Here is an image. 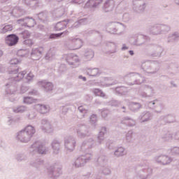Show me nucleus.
<instances>
[{"mask_svg":"<svg viewBox=\"0 0 179 179\" xmlns=\"http://www.w3.org/2000/svg\"><path fill=\"white\" fill-rule=\"evenodd\" d=\"M34 57H36V55L32 54V58H33L34 59H40V57H38V58H34Z\"/></svg>","mask_w":179,"mask_h":179,"instance_id":"15","label":"nucleus"},{"mask_svg":"<svg viewBox=\"0 0 179 179\" xmlns=\"http://www.w3.org/2000/svg\"><path fill=\"white\" fill-rule=\"evenodd\" d=\"M42 86L45 88V90L47 92H48L49 90H52L53 85L51 83H42Z\"/></svg>","mask_w":179,"mask_h":179,"instance_id":"3","label":"nucleus"},{"mask_svg":"<svg viewBox=\"0 0 179 179\" xmlns=\"http://www.w3.org/2000/svg\"><path fill=\"white\" fill-rule=\"evenodd\" d=\"M59 26H61V24H57V27H59Z\"/></svg>","mask_w":179,"mask_h":179,"instance_id":"19","label":"nucleus"},{"mask_svg":"<svg viewBox=\"0 0 179 179\" xmlns=\"http://www.w3.org/2000/svg\"><path fill=\"white\" fill-rule=\"evenodd\" d=\"M37 54H38V55H41V52H37Z\"/></svg>","mask_w":179,"mask_h":179,"instance_id":"20","label":"nucleus"},{"mask_svg":"<svg viewBox=\"0 0 179 179\" xmlns=\"http://www.w3.org/2000/svg\"><path fill=\"white\" fill-rule=\"evenodd\" d=\"M124 50H125V48H123Z\"/></svg>","mask_w":179,"mask_h":179,"instance_id":"24","label":"nucleus"},{"mask_svg":"<svg viewBox=\"0 0 179 179\" xmlns=\"http://www.w3.org/2000/svg\"><path fill=\"white\" fill-rule=\"evenodd\" d=\"M83 79V80H86V78H85V77Z\"/></svg>","mask_w":179,"mask_h":179,"instance_id":"22","label":"nucleus"},{"mask_svg":"<svg viewBox=\"0 0 179 179\" xmlns=\"http://www.w3.org/2000/svg\"><path fill=\"white\" fill-rule=\"evenodd\" d=\"M39 153H41V155H44V152H41L39 150Z\"/></svg>","mask_w":179,"mask_h":179,"instance_id":"18","label":"nucleus"},{"mask_svg":"<svg viewBox=\"0 0 179 179\" xmlns=\"http://www.w3.org/2000/svg\"><path fill=\"white\" fill-rule=\"evenodd\" d=\"M3 54V53L0 50V57H2Z\"/></svg>","mask_w":179,"mask_h":179,"instance_id":"17","label":"nucleus"},{"mask_svg":"<svg viewBox=\"0 0 179 179\" xmlns=\"http://www.w3.org/2000/svg\"><path fill=\"white\" fill-rule=\"evenodd\" d=\"M78 43H81L80 41H78Z\"/></svg>","mask_w":179,"mask_h":179,"instance_id":"23","label":"nucleus"},{"mask_svg":"<svg viewBox=\"0 0 179 179\" xmlns=\"http://www.w3.org/2000/svg\"><path fill=\"white\" fill-rule=\"evenodd\" d=\"M10 64L11 65H16L19 64V60H17V59H13L10 61Z\"/></svg>","mask_w":179,"mask_h":179,"instance_id":"11","label":"nucleus"},{"mask_svg":"<svg viewBox=\"0 0 179 179\" xmlns=\"http://www.w3.org/2000/svg\"><path fill=\"white\" fill-rule=\"evenodd\" d=\"M62 34H51L50 38H57V37H61Z\"/></svg>","mask_w":179,"mask_h":179,"instance_id":"10","label":"nucleus"},{"mask_svg":"<svg viewBox=\"0 0 179 179\" xmlns=\"http://www.w3.org/2000/svg\"><path fill=\"white\" fill-rule=\"evenodd\" d=\"M24 75H26V71H22L19 73L17 75L18 78H15V80H20V79H23L24 78Z\"/></svg>","mask_w":179,"mask_h":179,"instance_id":"7","label":"nucleus"},{"mask_svg":"<svg viewBox=\"0 0 179 179\" xmlns=\"http://www.w3.org/2000/svg\"><path fill=\"white\" fill-rule=\"evenodd\" d=\"M33 78H34V76L33 75L32 73H28V75L27 76V80H31V79H33Z\"/></svg>","mask_w":179,"mask_h":179,"instance_id":"12","label":"nucleus"},{"mask_svg":"<svg viewBox=\"0 0 179 179\" xmlns=\"http://www.w3.org/2000/svg\"><path fill=\"white\" fill-rule=\"evenodd\" d=\"M25 132L28 134V135H33L36 131L34 130V128L31 126H27L25 128Z\"/></svg>","mask_w":179,"mask_h":179,"instance_id":"5","label":"nucleus"},{"mask_svg":"<svg viewBox=\"0 0 179 179\" xmlns=\"http://www.w3.org/2000/svg\"><path fill=\"white\" fill-rule=\"evenodd\" d=\"M24 101L27 103V104H31V103H34V100L30 97L24 98Z\"/></svg>","mask_w":179,"mask_h":179,"instance_id":"8","label":"nucleus"},{"mask_svg":"<svg viewBox=\"0 0 179 179\" xmlns=\"http://www.w3.org/2000/svg\"><path fill=\"white\" fill-rule=\"evenodd\" d=\"M18 41H19V37H17V36L15 34L8 35L6 38V43L10 47H12L13 45H16Z\"/></svg>","mask_w":179,"mask_h":179,"instance_id":"1","label":"nucleus"},{"mask_svg":"<svg viewBox=\"0 0 179 179\" xmlns=\"http://www.w3.org/2000/svg\"><path fill=\"white\" fill-rule=\"evenodd\" d=\"M28 37H30V34L27 32L24 33V38H27Z\"/></svg>","mask_w":179,"mask_h":179,"instance_id":"14","label":"nucleus"},{"mask_svg":"<svg viewBox=\"0 0 179 179\" xmlns=\"http://www.w3.org/2000/svg\"><path fill=\"white\" fill-rule=\"evenodd\" d=\"M81 108H82V107H81V106H80V107L78 108V110H81Z\"/></svg>","mask_w":179,"mask_h":179,"instance_id":"21","label":"nucleus"},{"mask_svg":"<svg viewBox=\"0 0 179 179\" xmlns=\"http://www.w3.org/2000/svg\"><path fill=\"white\" fill-rule=\"evenodd\" d=\"M28 27H33L34 26V20H28L27 22Z\"/></svg>","mask_w":179,"mask_h":179,"instance_id":"9","label":"nucleus"},{"mask_svg":"<svg viewBox=\"0 0 179 179\" xmlns=\"http://www.w3.org/2000/svg\"><path fill=\"white\" fill-rule=\"evenodd\" d=\"M94 94H96V96H100V97H104V96H106L104 92H103L101 90L99 89L94 90Z\"/></svg>","mask_w":179,"mask_h":179,"instance_id":"6","label":"nucleus"},{"mask_svg":"<svg viewBox=\"0 0 179 179\" xmlns=\"http://www.w3.org/2000/svg\"><path fill=\"white\" fill-rule=\"evenodd\" d=\"M13 30V27L10 24L9 25H6L2 29H1V33L5 34L8 33V31H12Z\"/></svg>","mask_w":179,"mask_h":179,"instance_id":"4","label":"nucleus"},{"mask_svg":"<svg viewBox=\"0 0 179 179\" xmlns=\"http://www.w3.org/2000/svg\"><path fill=\"white\" fill-rule=\"evenodd\" d=\"M24 44H27V45H31L33 41L31 39H27L24 41Z\"/></svg>","mask_w":179,"mask_h":179,"instance_id":"13","label":"nucleus"},{"mask_svg":"<svg viewBox=\"0 0 179 179\" xmlns=\"http://www.w3.org/2000/svg\"><path fill=\"white\" fill-rule=\"evenodd\" d=\"M129 54H130V55H134V51L130 50V51H129Z\"/></svg>","mask_w":179,"mask_h":179,"instance_id":"16","label":"nucleus"},{"mask_svg":"<svg viewBox=\"0 0 179 179\" xmlns=\"http://www.w3.org/2000/svg\"><path fill=\"white\" fill-rule=\"evenodd\" d=\"M38 110L41 114H45L50 111V108L44 105H39L38 106Z\"/></svg>","mask_w":179,"mask_h":179,"instance_id":"2","label":"nucleus"}]
</instances>
